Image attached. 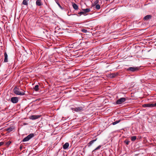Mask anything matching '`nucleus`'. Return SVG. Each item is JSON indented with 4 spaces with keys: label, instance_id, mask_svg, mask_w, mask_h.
<instances>
[{
    "label": "nucleus",
    "instance_id": "1",
    "mask_svg": "<svg viewBox=\"0 0 156 156\" xmlns=\"http://www.w3.org/2000/svg\"><path fill=\"white\" fill-rule=\"evenodd\" d=\"M13 92L16 95L23 96L25 94V91L21 89L15 87L13 89Z\"/></svg>",
    "mask_w": 156,
    "mask_h": 156
},
{
    "label": "nucleus",
    "instance_id": "2",
    "mask_svg": "<svg viewBox=\"0 0 156 156\" xmlns=\"http://www.w3.org/2000/svg\"><path fill=\"white\" fill-rule=\"evenodd\" d=\"M84 108V107L83 106H80L77 108H71V109L73 110V111L79 112L83 111Z\"/></svg>",
    "mask_w": 156,
    "mask_h": 156
},
{
    "label": "nucleus",
    "instance_id": "3",
    "mask_svg": "<svg viewBox=\"0 0 156 156\" xmlns=\"http://www.w3.org/2000/svg\"><path fill=\"white\" fill-rule=\"evenodd\" d=\"M34 136V133H30L27 137L24 138L23 140V142H26L28 141L31 138L33 137Z\"/></svg>",
    "mask_w": 156,
    "mask_h": 156
},
{
    "label": "nucleus",
    "instance_id": "4",
    "mask_svg": "<svg viewBox=\"0 0 156 156\" xmlns=\"http://www.w3.org/2000/svg\"><path fill=\"white\" fill-rule=\"evenodd\" d=\"M139 69V67H129L127 69L128 72H133L137 71Z\"/></svg>",
    "mask_w": 156,
    "mask_h": 156
},
{
    "label": "nucleus",
    "instance_id": "5",
    "mask_svg": "<svg viewBox=\"0 0 156 156\" xmlns=\"http://www.w3.org/2000/svg\"><path fill=\"white\" fill-rule=\"evenodd\" d=\"M126 100V99L125 98H121L116 101V104L118 105L122 104Z\"/></svg>",
    "mask_w": 156,
    "mask_h": 156
},
{
    "label": "nucleus",
    "instance_id": "6",
    "mask_svg": "<svg viewBox=\"0 0 156 156\" xmlns=\"http://www.w3.org/2000/svg\"><path fill=\"white\" fill-rule=\"evenodd\" d=\"M10 101L13 103H16L18 101V98L16 97H12L11 98Z\"/></svg>",
    "mask_w": 156,
    "mask_h": 156
},
{
    "label": "nucleus",
    "instance_id": "7",
    "mask_svg": "<svg viewBox=\"0 0 156 156\" xmlns=\"http://www.w3.org/2000/svg\"><path fill=\"white\" fill-rule=\"evenodd\" d=\"M40 115H32L30 116L29 117V118L30 119L32 120H35L37 119H38L40 117Z\"/></svg>",
    "mask_w": 156,
    "mask_h": 156
},
{
    "label": "nucleus",
    "instance_id": "8",
    "mask_svg": "<svg viewBox=\"0 0 156 156\" xmlns=\"http://www.w3.org/2000/svg\"><path fill=\"white\" fill-rule=\"evenodd\" d=\"M143 107L144 108H152V103H148L144 104L143 105Z\"/></svg>",
    "mask_w": 156,
    "mask_h": 156
},
{
    "label": "nucleus",
    "instance_id": "9",
    "mask_svg": "<svg viewBox=\"0 0 156 156\" xmlns=\"http://www.w3.org/2000/svg\"><path fill=\"white\" fill-rule=\"evenodd\" d=\"M97 140V138H96L95 139L93 140L90 141L87 144L88 147H90Z\"/></svg>",
    "mask_w": 156,
    "mask_h": 156
},
{
    "label": "nucleus",
    "instance_id": "10",
    "mask_svg": "<svg viewBox=\"0 0 156 156\" xmlns=\"http://www.w3.org/2000/svg\"><path fill=\"white\" fill-rule=\"evenodd\" d=\"M72 4L73 7L74 9L76 10H77L78 9V6L77 4L74 2L72 3Z\"/></svg>",
    "mask_w": 156,
    "mask_h": 156
},
{
    "label": "nucleus",
    "instance_id": "11",
    "mask_svg": "<svg viewBox=\"0 0 156 156\" xmlns=\"http://www.w3.org/2000/svg\"><path fill=\"white\" fill-rule=\"evenodd\" d=\"M36 4L37 5L40 6L42 5L41 0H37L36 2Z\"/></svg>",
    "mask_w": 156,
    "mask_h": 156
},
{
    "label": "nucleus",
    "instance_id": "12",
    "mask_svg": "<svg viewBox=\"0 0 156 156\" xmlns=\"http://www.w3.org/2000/svg\"><path fill=\"white\" fill-rule=\"evenodd\" d=\"M151 16L150 15H147L144 18V19L146 20H147L149 19H151Z\"/></svg>",
    "mask_w": 156,
    "mask_h": 156
},
{
    "label": "nucleus",
    "instance_id": "13",
    "mask_svg": "<svg viewBox=\"0 0 156 156\" xmlns=\"http://www.w3.org/2000/svg\"><path fill=\"white\" fill-rule=\"evenodd\" d=\"M69 145V144L68 143H66L63 146V148L64 149H67Z\"/></svg>",
    "mask_w": 156,
    "mask_h": 156
},
{
    "label": "nucleus",
    "instance_id": "14",
    "mask_svg": "<svg viewBox=\"0 0 156 156\" xmlns=\"http://www.w3.org/2000/svg\"><path fill=\"white\" fill-rule=\"evenodd\" d=\"M14 129V128L13 127H10L7 128L6 129V130L8 132H10L12 131Z\"/></svg>",
    "mask_w": 156,
    "mask_h": 156
},
{
    "label": "nucleus",
    "instance_id": "15",
    "mask_svg": "<svg viewBox=\"0 0 156 156\" xmlns=\"http://www.w3.org/2000/svg\"><path fill=\"white\" fill-rule=\"evenodd\" d=\"M118 75V73H112L110 75V77L111 78H114L117 76Z\"/></svg>",
    "mask_w": 156,
    "mask_h": 156
},
{
    "label": "nucleus",
    "instance_id": "16",
    "mask_svg": "<svg viewBox=\"0 0 156 156\" xmlns=\"http://www.w3.org/2000/svg\"><path fill=\"white\" fill-rule=\"evenodd\" d=\"M83 12L84 14H85L87 12L90 11V9H83Z\"/></svg>",
    "mask_w": 156,
    "mask_h": 156
},
{
    "label": "nucleus",
    "instance_id": "17",
    "mask_svg": "<svg viewBox=\"0 0 156 156\" xmlns=\"http://www.w3.org/2000/svg\"><path fill=\"white\" fill-rule=\"evenodd\" d=\"M39 85H36L33 88V89L35 91H37L39 90Z\"/></svg>",
    "mask_w": 156,
    "mask_h": 156
},
{
    "label": "nucleus",
    "instance_id": "18",
    "mask_svg": "<svg viewBox=\"0 0 156 156\" xmlns=\"http://www.w3.org/2000/svg\"><path fill=\"white\" fill-rule=\"evenodd\" d=\"M29 1V0H23L22 3L23 5H26V6L28 5V2Z\"/></svg>",
    "mask_w": 156,
    "mask_h": 156
},
{
    "label": "nucleus",
    "instance_id": "19",
    "mask_svg": "<svg viewBox=\"0 0 156 156\" xmlns=\"http://www.w3.org/2000/svg\"><path fill=\"white\" fill-rule=\"evenodd\" d=\"M99 2V0H96L94 2V5H93V6H95L96 5H98V4Z\"/></svg>",
    "mask_w": 156,
    "mask_h": 156
},
{
    "label": "nucleus",
    "instance_id": "20",
    "mask_svg": "<svg viewBox=\"0 0 156 156\" xmlns=\"http://www.w3.org/2000/svg\"><path fill=\"white\" fill-rule=\"evenodd\" d=\"M120 121H121L120 120H117L115 122H112V124L113 125H115L119 123Z\"/></svg>",
    "mask_w": 156,
    "mask_h": 156
},
{
    "label": "nucleus",
    "instance_id": "21",
    "mask_svg": "<svg viewBox=\"0 0 156 156\" xmlns=\"http://www.w3.org/2000/svg\"><path fill=\"white\" fill-rule=\"evenodd\" d=\"M136 139V136H133L131 137V140L132 141H135Z\"/></svg>",
    "mask_w": 156,
    "mask_h": 156
},
{
    "label": "nucleus",
    "instance_id": "22",
    "mask_svg": "<svg viewBox=\"0 0 156 156\" xmlns=\"http://www.w3.org/2000/svg\"><path fill=\"white\" fill-rule=\"evenodd\" d=\"M95 8L97 10H99L100 9V6L99 4L96 5H95Z\"/></svg>",
    "mask_w": 156,
    "mask_h": 156
},
{
    "label": "nucleus",
    "instance_id": "23",
    "mask_svg": "<svg viewBox=\"0 0 156 156\" xmlns=\"http://www.w3.org/2000/svg\"><path fill=\"white\" fill-rule=\"evenodd\" d=\"M56 2L61 9H63V8L62 7V6L60 5V4H59V3L58 1H56Z\"/></svg>",
    "mask_w": 156,
    "mask_h": 156
},
{
    "label": "nucleus",
    "instance_id": "24",
    "mask_svg": "<svg viewBox=\"0 0 156 156\" xmlns=\"http://www.w3.org/2000/svg\"><path fill=\"white\" fill-rule=\"evenodd\" d=\"M125 143L126 144V145H128L129 144V141H128V140H126L124 141Z\"/></svg>",
    "mask_w": 156,
    "mask_h": 156
},
{
    "label": "nucleus",
    "instance_id": "25",
    "mask_svg": "<svg viewBox=\"0 0 156 156\" xmlns=\"http://www.w3.org/2000/svg\"><path fill=\"white\" fill-rule=\"evenodd\" d=\"M101 147V145H99L98 147L94 149V150H97L98 149H99Z\"/></svg>",
    "mask_w": 156,
    "mask_h": 156
},
{
    "label": "nucleus",
    "instance_id": "26",
    "mask_svg": "<svg viewBox=\"0 0 156 156\" xmlns=\"http://www.w3.org/2000/svg\"><path fill=\"white\" fill-rule=\"evenodd\" d=\"M4 58H7L8 55L6 52H5L4 53Z\"/></svg>",
    "mask_w": 156,
    "mask_h": 156
},
{
    "label": "nucleus",
    "instance_id": "27",
    "mask_svg": "<svg viewBox=\"0 0 156 156\" xmlns=\"http://www.w3.org/2000/svg\"><path fill=\"white\" fill-rule=\"evenodd\" d=\"M152 107H156V102L152 103Z\"/></svg>",
    "mask_w": 156,
    "mask_h": 156
},
{
    "label": "nucleus",
    "instance_id": "28",
    "mask_svg": "<svg viewBox=\"0 0 156 156\" xmlns=\"http://www.w3.org/2000/svg\"><path fill=\"white\" fill-rule=\"evenodd\" d=\"M53 60L54 62H58V61L57 60V59H54V60H54V59H50V61H52Z\"/></svg>",
    "mask_w": 156,
    "mask_h": 156
},
{
    "label": "nucleus",
    "instance_id": "29",
    "mask_svg": "<svg viewBox=\"0 0 156 156\" xmlns=\"http://www.w3.org/2000/svg\"><path fill=\"white\" fill-rule=\"evenodd\" d=\"M84 14V13H83V11L79 12L78 13V14H79V15H81V14Z\"/></svg>",
    "mask_w": 156,
    "mask_h": 156
},
{
    "label": "nucleus",
    "instance_id": "30",
    "mask_svg": "<svg viewBox=\"0 0 156 156\" xmlns=\"http://www.w3.org/2000/svg\"><path fill=\"white\" fill-rule=\"evenodd\" d=\"M82 31L84 33H86L87 32V30L85 29L82 30Z\"/></svg>",
    "mask_w": 156,
    "mask_h": 156
},
{
    "label": "nucleus",
    "instance_id": "31",
    "mask_svg": "<svg viewBox=\"0 0 156 156\" xmlns=\"http://www.w3.org/2000/svg\"><path fill=\"white\" fill-rule=\"evenodd\" d=\"M11 143V142L10 141H9L7 142V144L8 145H9Z\"/></svg>",
    "mask_w": 156,
    "mask_h": 156
},
{
    "label": "nucleus",
    "instance_id": "32",
    "mask_svg": "<svg viewBox=\"0 0 156 156\" xmlns=\"http://www.w3.org/2000/svg\"><path fill=\"white\" fill-rule=\"evenodd\" d=\"M8 59H4V62H8Z\"/></svg>",
    "mask_w": 156,
    "mask_h": 156
},
{
    "label": "nucleus",
    "instance_id": "33",
    "mask_svg": "<svg viewBox=\"0 0 156 156\" xmlns=\"http://www.w3.org/2000/svg\"><path fill=\"white\" fill-rule=\"evenodd\" d=\"M4 144V142H0V146L3 145Z\"/></svg>",
    "mask_w": 156,
    "mask_h": 156
},
{
    "label": "nucleus",
    "instance_id": "34",
    "mask_svg": "<svg viewBox=\"0 0 156 156\" xmlns=\"http://www.w3.org/2000/svg\"><path fill=\"white\" fill-rule=\"evenodd\" d=\"M7 100H8V101H9L10 100V99H7Z\"/></svg>",
    "mask_w": 156,
    "mask_h": 156
},
{
    "label": "nucleus",
    "instance_id": "35",
    "mask_svg": "<svg viewBox=\"0 0 156 156\" xmlns=\"http://www.w3.org/2000/svg\"><path fill=\"white\" fill-rule=\"evenodd\" d=\"M155 61H156V59H155Z\"/></svg>",
    "mask_w": 156,
    "mask_h": 156
}]
</instances>
